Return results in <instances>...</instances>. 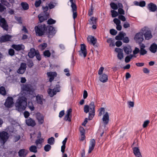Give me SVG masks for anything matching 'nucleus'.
Wrapping results in <instances>:
<instances>
[{"mask_svg":"<svg viewBox=\"0 0 157 157\" xmlns=\"http://www.w3.org/2000/svg\"><path fill=\"white\" fill-rule=\"evenodd\" d=\"M117 33V31L114 29H111L110 30V33L113 35H115Z\"/></svg>","mask_w":157,"mask_h":157,"instance_id":"603ef678","label":"nucleus"},{"mask_svg":"<svg viewBox=\"0 0 157 157\" xmlns=\"http://www.w3.org/2000/svg\"><path fill=\"white\" fill-rule=\"evenodd\" d=\"M12 37V36L7 34L2 36L0 38V42L2 43L9 41Z\"/></svg>","mask_w":157,"mask_h":157,"instance_id":"4468645a","label":"nucleus"},{"mask_svg":"<svg viewBox=\"0 0 157 157\" xmlns=\"http://www.w3.org/2000/svg\"><path fill=\"white\" fill-rule=\"evenodd\" d=\"M21 88L23 91H26L29 94L31 95L34 93L35 90L33 86L29 84H23L21 86Z\"/></svg>","mask_w":157,"mask_h":157,"instance_id":"20e7f679","label":"nucleus"},{"mask_svg":"<svg viewBox=\"0 0 157 157\" xmlns=\"http://www.w3.org/2000/svg\"><path fill=\"white\" fill-rule=\"evenodd\" d=\"M60 91V86L59 84H56L53 89L49 88L48 90V92L49 95L51 97H53L57 92Z\"/></svg>","mask_w":157,"mask_h":157,"instance_id":"423d86ee","label":"nucleus"},{"mask_svg":"<svg viewBox=\"0 0 157 157\" xmlns=\"http://www.w3.org/2000/svg\"><path fill=\"white\" fill-rule=\"evenodd\" d=\"M44 141L43 138H38L35 141V144L38 148H40L42 146V143Z\"/></svg>","mask_w":157,"mask_h":157,"instance_id":"c756f323","label":"nucleus"},{"mask_svg":"<svg viewBox=\"0 0 157 157\" xmlns=\"http://www.w3.org/2000/svg\"><path fill=\"white\" fill-rule=\"evenodd\" d=\"M47 75L48 77L49 78V81L51 82L56 76L57 74L55 72H47Z\"/></svg>","mask_w":157,"mask_h":157,"instance_id":"412c9836","label":"nucleus"},{"mask_svg":"<svg viewBox=\"0 0 157 157\" xmlns=\"http://www.w3.org/2000/svg\"><path fill=\"white\" fill-rule=\"evenodd\" d=\"M0 94L3 95L6 94V91L4 87L1 86L0 87Z\"/></svg>","mask_w":157,"mask_h":157,"instance_id":"79ce46f5","label":"nucleus"},{"mask_svg":"<svg viewBox=\"0 0 157 157\" xmlns=\"http://www.w3.org/2000/svg\"><path fill=\"white\" fill-rule=\"evenodd\" d=\"M150 123L149 121L147 120L144 121L143 125V128H146Z\"/></svg>","mask_w":157,"mask_h":157,"instance_id":"6e6d98bb","label":"nucleus"},{"mask_svg":"<svg viewBox=\"0 0 157 157\" xmlns=\"http://www.w3.org/2000/svg\"><path fill=\"white\" fill-rule=\"evenodd\" d=\"M86 46L84 44L81 45V49L79 51V54L81 56H83L85 58L87 55V51Z\"/></svg>","mask_w":157,"mask_h":157,"instance_id":"9b49d317","label":"nucleus"},{"mask_svg":"<svg viewBox=\"0 0 157 157\" xmlns=\"http://www.w3.org/2000/svg\"><path fill=\"white\" fill-rule=\"evenodd\" d=\"M11 47L17 51L24 50L25 48L24 45L22 44L18 45L13 44L12 45Z\"/></svg>","mask_w":157,"mask_h":157,"instance_id":"2eb2a0df","label":"nucleus"},{"mask_svg":"<svg viewBox=\"0 0 157 157\" xmlns=\"http://www.w3.org/2000/svg\"><path fill=\"white\" fill-rule=\"evenodd\" d=\"M100 81L103 83H105L107 82L108 80V76L107 75L103 74L102 75H100Z\"/></svg>","mask_w":157,"mask_h":157,"instance_id":"bb28decb","label":"nucleus"},{"mask_svg":"<svg viewBox=\"0 0 157 157\" xmlns=\"http://www.w3.org/2000/svg\"><path fill=\"white\" fill-rule=\"evenodd\" d=\"M141 31L143 32L145 40H148L152 38V36L151 32L147 27L143 28L141 29Z\"/></svg>","mask_w":157,"mask_h":157,"instance_id":"39448f33","label":"nucleus"},{"mask_svg":"<svg viewBox=\"0 0 157 157\" xmlns=\"http://www.w3.org/2000/svg\"><path fill=\"white\" fill-rule=\"evenodd\" d=\"M94 10V8L92 5L90 6V9L89 10L88 14L90 16L93 14Z\"/></svg>","mask_w":157,"mask_h":157,"instance_id":"4d7b16f0","label":"nucleus"},{"mask_svg":"<svg viewBox=\"0 0 157 157\" xmlns=\"http://www.w3.org/2000/svg\"><path fill=\"white\" fill-rule=\"evenodd\" d=\"M95 145V141L94 139H91L90 141L89 145L88 153H90L94 149Z\"/></svg>","mask_w":157,"mask_h":157,"instance_id":"b1692460","label":"nucleus"},{"mask_svg":"<svg viewBox=\"0 0 157 157\" xmlns=\"http://www.w3.org/2000/svg\"><path fill=\"white\" fill-rule=\"evenodd\" d=\"M57 4L56 3H53L52 2H50L48 4V7L50 9L54 8Z\"/></svg>","mask_w":157,"mask_h":157,"instance_id":"37998d69","label":"nucleus"},{"mask_svg":"<svg viewBox=\"0 0 157 157\" xmlns=\"http://www.w3.org/2000/svg\"><path fill=\"white\" fill-rule=\"evenodd\" d=\"M13 104V99L11 97H9L6 100L5 105L6 107L9 108L12 107Z\"/></svg>","mask_w":157,"mask_h":157,"instance_id":"9d476101","label":"nucleus"},{"mask_svg":"<svg viewBox=\"0 0 157 157\" xmlns=\"http://www.w3.org/2000/svg\"><path fill=\"white\" fill-rule=\"evenodd\" d=\"M37 59L39 61H40L41 59V56L39 53V52L37 50V53L36 54V55H35Z\"/></svg>","mask_w":157,"mask_h":157,"instance_id":"e2e57ef3","label":"nucleus"},{"mask_svg":"<svg viewBox=\"0 0 157 157\" xmlns=\"http://www.w3.org/2000/svg\"><path fill=\"white\" fill-rule=\"evenodd\" d=\"M102 120L105 124L106 125L108 124L109 120V116L108 112H105L104 114L103 115Z\"/></svg>","mask_w":157,"mask_h":157,"instance_id":"aec40b11","label":"nucleus"},{"mask_svg":"<svg viewBox=\"0 0 157 157\" xmlns=\"http://www.w3.org/2000/svg\"><path fill=\"white\" fill-rule=\"evenodd\" d=\"M118 18L123 21H124L126 20L125 17L123 15H119L118 16Z\"/></svg>","mask_w":157,"mask_h":157,"instance_id":"680f3d73","label":"nucleus"},{"mask_svg":"<svg viewBox=\"0 0 157 157\" xmlns=\"http://www.w3.org/2000/svg\"><path fill=\"white\" fill-rule=\"evenodd\" d=\"M150 51L153 53H155L157 50V45L155 43H152L149 48Z\"/></svg>","mask_w":157,"mask_h":157,"instance_id":"cd10ccee","label":"nucleus"},{"mask_svg":"<svg viewBox=\"0 0 157 157\" xmlns=\"http://www.w3.org/2000/svg\"><path fill=\"white\" fill-rule=\"evenodd\" d=\"M9 54L10 56H13L14 54V50L12 48L10 49L9 50Z\"/></svg>","mask_w":157,"mask_h":157,"instance_id":"69168bd1","label":"nucleus"},{"mask_svg":"<svg viewBox=\"0 0 157 157\" xmlns=\"http://www.w3.org/2000/svg\"><path fill=\"white\" fill-rule=\"evenodd\" d=\"M36 101L37 103L40 105L43 103V96L42 95L37 94L36 96Z\"/></svg>","mask_w":157,"mask_h":157,"instance_id":"c85d7f7f","label":"nucleus"},{"mask_svg":"<svg viewBox=\"0 0 157 157\" xmlns=\"http://www.w3.org/2000/svg\"><path fill=\"white\" fill-rule=\"evenodd\" d=\"M36 53L37 51L34 48H31L28 53V56L30 58H33L36 55Z\"/></svg>","mask_w":157,"mask_h":157,"instance_id":"a878e982","label":"nucleus"},{"mask_svg":"<svg viewBox=\"0 0 157 157\" xmlns=\"http://www.w3.org/2000/svg\"><path fill=\"white\" fill-rule=\"evenodd\" d=\"M36 115V119L38 121L39 124H42L44 122V116L39 113H37Z\"/></svg>","mask_w":157,"mask_h":157,"instance_id":"a211bd4d","label":"nucleus"},{"mask_svg":"<svg viewBox=\"0 0 157 157\" xmlns=\"http://www.w3.org/2000/svg\"><path fill=\"white\" fill-rule=\"evenodd\" d=\"M35 29L36 35L39 36H41L44 34L45 31L47 29L45 25L43 24L36 26Z\"/></svg>","mask_w":157,"mask_h":157,"instance_id":"7ed1b4c3","label":"nucleus"},{"mask_svg":"<svg viewBox=\"0 0 157 157\" xmlns=\"http://www.w3.org/2000/svg\"><path fill=\"white\" fill-rule=\"evenodd\" d=\"M134 56L132 54H130L129 56L126 57L125 59V61L126 63L129 62L131 59Z\"/></svg>","mask_w":157,"mask_h":157,"instance_id":"58836bf2","label":"nucleus"},{"mask_svg":"<svg viewBox=\"0 0 157 157\" xmlns=\"http://www.w3.org/2000/svg\"><path fill=\"white\" fill-rule=\"evenodd\" d=\"M28 107L31 111L34 110L35 107L32 102H29L28 103Z\"/></svg>","mask_w":157,"mask_h":157,"instance_id":"a19ab883","label":"nucleus"},{"mask_svg":"<svg viewBox=\"0 0 157 157\" xmlns=\"http://www.w3.org/2000/svg\"><path fill=\"white\" fill-rule=\"evenodd\" d=\"M36 146L32 145L29 148V150L31 152L36 153L37 152Z\"/></svg>","mask_w":157,"mask_h":157,"instance_id":"f704fd0d","label":"nucleus"},{"mask_svg":"<svg viewBox=\"0 0 157 157\" xmlns=\"http://www.w3.org/2000/svg\"><path fill=\"white\" fill-rule=\"evenodd\" d=\"M125 34L123 33L122 32H120L118 35L115 37V39L117 40H121L123 39Z\"/></svg>","mask_w":157,"mask_h":157,"instance_id":"473e14b6","label":"nucleus"},{"mask_svg":"<svg viewBox=\"0 0 157 157\" xmlns=\"http://www.w3.org/2000/svg\"><path fill=\"white\" fill-rule=\"evenodd\" d=\"M104 70V68L103 67H101L99 68L98 71V74L100 75H102L103 71Z\"/></svg>","mask_w":157,"mask_h":157,"instance_id":"774afa93","label":"nucleus"},{"mask_svg":"<svg viewBox=\"0 0 157 157\" xmlns=\"http://www.w3.org/2000/svg\"><path fill=\"white\" fill-rule=\"evenodd\" d=\"M111 7L114 10H116L118 9L117 5L114 2H112L110 4Z\"/></svg>","mask_w":157,"mask_h":157,"instance_id":"c03bdc74","label":"nucleus"},{"mask_svg":"<svg viewBox=\"0 0 157 157\" xmlns=\"http://www.w3.org/2000/svg\"><path fill=\"white\" fill-rule=\"evenodd\" d=\"M21 6L24 10H26L29 9V6L28 4L26 2H22L21 3Z\"/></svg>","mask_w":157,"mask_h":157,"instance_id":"72a5a7b5","label":"nucleus"},{"mask_svg":"<svg viewBox=\"0 0 157 157\" xmlns=\"http://www.w3.org/2000/svg\"><path fill=\"white\" fill-rule=\"evenodd\" d=\"M27 99L24 96L19 97L15 103V106L17 109L19 111L25 110L26 107Z\"/></svg>","mask_w":157,"mask_h":157,"instance_id":"f257e3e1","label":"nucleus"},{"mask_svg":"<svg viewBox=\"0 0 157 157\" xmlns=\"http://www.w3.org/2000/svg\"><path fill=\"white\" fill-rule=\"evenodd\" d=\"M123 50L125 53L127 54L131 53L132 52L131 47L129 45L124 47Z\"/></svg>","mask_w":157,"mask_h":157,"instance_id":"2f4dec72","label":"nucleus"},{"mask_svg":"<svg viewBox=\"0 0 157 157\" xmlns=\"http://www.w3.org/2000/svg\"><path fill=\"white\" fill-rule=\"evenodd\" d=\"M70 2L71 3V6L72 8V11L73 12V17L74 19H75L77 16L76 13L77 7L75 3L73 1V0H70Z\"/></svg>","mask_w":157,"mask_h":157,"instance_id":"6e6552de","label":"nucleus"},{"mask_svg":"<svg viewBox=\"0 0 157 157\" xmlns=\"http://www.w3.org/2000/svg\"><path fill=\"white\" fill-rule=\"evenodd\" d=\"M1 2L2 4L7 6V7H9L10 6V4L6 1V0H1Z\"/></svg>","mask_w":157,"mask_h":157,"instance_id":"09e8293b","label":"nucleus"},{"mask_svg":"<svg viewBox=\"0 0 157 157\" xmlns=\"http://www.w3.org/2000/svg\"><path fill=\"white\" fill-rule=\"evenodd\" d=\"M135 40L139 43H141L144 40L143 32H141L137 33L134 37Z\"/></svg>","mask_w":157,"mask_h":157,"instance_id":"1a4fd4ad","label":"nucleus"},{"mask_svg":"<svg viewBox=\"0 0 157 157\" xmlns=\"http://www.w3.org/2000/svg\"><path fill=\"white\" fill-rule=\"evenodd\" d=\"M26 123L29 126L34 127L36 125V123L35 121L29 117L26 120Z\"/></svg>","mask_w":157,"mask_h":157,"instance_id":"4be33fe9","label":"nucleus"},{"mask_svg":"<svg viewBox=\"0 0 157 157\" xmlns=\"http://www.w3.org/2000/svg\"><path fill=\"white\" fill-rule=\"evenodd\" d=\"M51 146L49 144L46 145L44 147V150L46 152L49 151L51 149Z\"/></svg>","mask_w":157,"mask_h":157,"instance_id":"49530a36","label":"nucleus"},{"mask_svg":"<svg viewBox=\"0 0 157 157\" xmlns=\"http://www.w3.org/2000/svg\"><path fill=\"white\" fill-rule=\"evenodd\" d=\"M70 115H69L68 114H67L65 116L64 119V120L66 121H71V119L70 117Z\"/></svg>","mask_w":157,"mask_h":157,"instance_id":"052dcab7","label":"nucleus"},{"mask_svg":"<svg viewBox=\"0 0 157 157\" xmlns=\"http://www.w3.org/2000/svg\"><path fill=\"white\" fill-rule=\"evenodd\" d=\"M118 11V13L121 15H124L125 14L124 11L122 8H119Z\"/></svg>","mask_w":157,"mask_h":157,"instance_id":"bf43d9fd","label":"nucleus"},{"mask_svg":"<svg viewBox=\"0 0 157 157\" xmlns=\"http://www.w3.org/2000/svg\"><path fill=\"white\" fill-rule=\"evenodd\" d=\"M98 116L99 117L101 116L103 114L105 113V109L104 108L101 107L98 109Z\"/></svg>","mask_w":157,"mask_h":157,"instance_id":"c9c22d12","label":"nucleus"},{"mask_svg":"<svg viewBox=\"0 0 157 157\" xmlns=\"http://www.w3.org/2000/svg\"><path fill=\"white\" fill-rule=\"evenodd\" d=\"M27 67L26 64L24 63H22L17 72L19 74H23L26 70Z\"/></svg>","mask_w":157,"mask_h":157,"instance_id":"ddd939ff","label":"nucleus"},{"mask_svg":"<svg viewBox=\"0 0 157 157\" xmlns=\"http://www.w3.org/2000/svg\"><path fill=\"white\" fill-rule=\"evenodd\" d=\"M132 150L133 153L136 157H142L140 151V150L138 147H133Z\"/></svg>","mask_w":157,"mask_h":157,"instance_id":"5701e85b","label":"nucleus"},{"mask_svg":"<svg viewBox=\"0 0 157 157\" xmlns=\"http://www.w3.org/2000/svg\"><path fill=\"white\" fill-rule=\"evenodd\" d=\"M44 55L45 56L49 57L50 56L51 53L48 50H45L44 52Z\"/></svg>","mask_w":157,"mask_h":157,"instance_id":"de8ad7c7","label":"nucleus"},{"mask_svg":"<svg viewBox=\"0 0 157 157\" xmlns=\"http://www.w3.org/2000/svg\"><path fill=\"white\" fill-rule=\"evenodd\" d=\"M18 153L20 157H25L27 152L25 149H21L19 151Z\"/></svg>","mask_w":157,"mask_h":157,"instance_id":"7c9ffc66","label":"nucleus"},{"mask_svg":"<svg viewBox=\"0 0 157 157\" xmlns=\"http://www.w3.org/2000/svg\"><path fill=\"white\" fill-rule=\"evenodd\" d=\"M140 52L139 49L137 48H135L134 50L133 51V54L134 55H136Z\"/></svg>","mask_w":157,"mask_h":157,"instance_id":"338daca9","label":"nucleus"},{"mask_svg":"<svg viewBox=\"0 0 157 157\" xmlns=\"http://www.w3.org/2000/svg\"><path fill=\"white\" fill-rule=\"evenodd\" d=\"M38 17L40 22H42L47 19L46 18H45L44 16H42L41 14L38 15Z\"/></svg>","mask_w":157,"mask_h":157,"instance_id":"a18cd8bd","label":"nucleus"},{"mask_svg":"<svg viewBox=\"0 0 157 157\" xmlns=\"http://www.w3.org/2000/svg\"><path fill=\"white\" fill-rule=\"evenodd\" d=\"M48 37H52L56 33V31L54 28L52 26H49L48 28Z\"/></svg>","mask_w":157,"mask_h":157,"instance_id":"6ab92c4d","label":"nucleus"},{"mask_svg":"<svg viewBox=\"0 0 157 157\" xmlns=\"http://www.w3.org/2000/svg\"><path fill=\"white\" fill-rule=\"evenodd\" d=\"M75 63V61L74 60V55L73 53H72L71 57V66H72L73 67H74Z\"/></svg>","mask_w":157,"mask_h":157,"instance_id":"13d9d810","label":"nucleus"},{"mask_svg":"<svg viewBox=\"0 0 157 157\" xmlns=\"http://www.w3.org/2000/svg\"><path fill=\"white\" fill-rule=\"evenodd\" d=\"M147 53V51L145 49H141L140 50V54L141 55H144Z\"/></svg>","mask_w":157,"mask_h":157,"instance_id":"0e129e2a","label":"nucleus"},{"mask_svg":"<svg viewBox=\"0 0 157 157\" xmlns=\"http://www.w3.org/2000/svg\"><path fill=\"white\" fill-rule=\"evenodd\" d=\"M113 21L116 25L121 24V21L117 18H115L114 19Z\"/></svg>","mask_w":157,"mask_h":157,"instance_id":"5fc2aeb1","label":"nucleus"},{"mask_svg":"<svg viewBox=\"0 0 157 157\" xmlns=\"http://www.w3.org/2000/svg\"><path fill=\"white\" fill-rule=\"evenodd\" d=\"M9 138L8 133L5 131L0 132V142L4 144L7 141Z\"/></svg>","mask_w":157,"mask_h":157,"instance_id":"0eeeda50","label":"nucleus"},{"mask_svg":"<svg viewBox=\"0 0 157 157\" xmlns=\"http://www.w3.org/2000/svg\"><path fill=\"white\" fill-rule=\"evenodd\" d=\"M56 22L55 20L52 19H49L47 21V23L48 24L51 25L52 24H55Z\"/></svg>","mask_w":157,"mask_h":157,"instance_id":"3c124183","label":"nucleus"},{"mask_svg":"<svg viewBox=\"0 0 157 157\" xmlns=\"http://www.w3.org/2000/svg\"><path fill=\"white\" fill-rule=\"evenodd\" d=\"M55 139L53 137H51L48 140V143L50 145H53Z\"/></svg>","mask_w":157,"mask_h":157,"instance_id":"4c0bfd02","label":"nucleus"},{"mask_svg":"<svg viewBox=\"0 0 157 157\" xmlns=\"http://www.w3.org/2000/svg\"><path fill=\"white\" fill-rule=\"evenodd\" d=\"M0 25L3 29L6 31L8 29V26L5 19L2 18L0 16Z\"/></svg>","mask_w":157,"mask_h":157,"instance_id":"f8f14e48","label":"nucleus"},{"mask_svg":"<svg viewBox=\"0 0 157 157\" xmlns=\"http://www.w3.org/2000/svg\"><path fill=\"white\" fill-rule=\"evenodd\" d=\"M115 51L118 53V58L120 60L122 59L124 57V55L122 49L120 48H116L115 49Z\"/></svg>","mask_w":157,"mask_h":157,"instance_id":"dca6fc26","label":"nucleus"},{"mask_svg":"<svg viewBox=\"0 0 157 157\" xmlns=\"http://www.w3.org/2000/svg\"><path fill=\"white\" fill-rule=\"evenodd\" d=\"M111 12L112 13V16L113 17H116L118 15V13L116 11L112 10Z\"/></svg>","mask_w":157,"mask_h":157,"instance_id":"8fccbe9b","label":"nucleus"},{"mask_svg":"<svg viewBox=\"0 0 157 157\" xmlns=\"http://www.w3.org/2000/svg\"><path fill=\"white\" fill-rule=\"evenodd\" d=\"M95 105L94 102H91L89 105H86L84 108V112L87 113L89 112L88 118L89 120H91L95 115Z\"/></svg>","mask_w":157,"mask_h":157,"instance_id":"f03ea898","label":"nucleus"},{"mask_svg":"<svg viewBox=\"0 0 157 157\" xmlns=\"http://www.w3.org/2000/svg\"><path fill=\"white\" fill-rule=\"evenodd\" d=\"M41 3V0H38V1H36L35 3V6L36 7H37L40 6V4Z\"/></svg>","mask_w":157,"mask_h":157,"instance_id":"864d4df0","label":"nucleus"},{"mask_svg":"<svg viewBox=\"0 0 157 157\" xmlns=\"http://www.w3.org/2000/svg\"><path fill=\"white\" fill-rule=\"evenodd\" d=\"M148 9L151 12H154L157 9L156 5L152 3H150L148 5Z\"/></svg>","mask_w":157,"mask_h":157,"instance_id":"393cba45","label":"nucleus"},{"mask_svg":"<svg viewBox=\"0 0 157 157\" xmlns=\"http://www.w3.org/2000/svg\"><path fill=\"white\" fill-rule=\"evenodd\" d=\"M47 46V44L46 43H42L38 46V48L41 50L42 51L44 50Z\"/></svg>","mask_w":157,"mask_h":157,"instance_id":"e433bc0d","label":"nucleus"},{"mask_svg":"<svg viewBox=\"0 0 157 157\" xmlns=\"http://www.w3.org/2000/svg\"><path fill=\"white\" fill-rule=\"evenodd\" d=\"M87 40L89 43L94 46H95L97 42V39L92 36H89L87 37Z\"/></svg>","mask_w":157,"mask_h":157,"instance_id":"f3484780","label":"nucleus"},{"mask_svg":"<svg viewBox=\"0 0 157 157\" xmlns=\"http://www.w3.org/2000/svg\"><path fill=\"white\" fill-rule=\"evenodd\" d=\"M91 25H95L96 23V19L95 17H92L89 21Z\"/></svg>","mask_w":157,"mask_h":157,"instance_id":"ea45409f","label":"nucleus"}]
</instances>
